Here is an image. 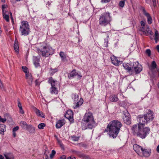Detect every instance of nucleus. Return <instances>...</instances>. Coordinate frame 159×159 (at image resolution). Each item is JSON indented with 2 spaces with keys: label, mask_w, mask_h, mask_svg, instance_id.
<instances>
[{
  "label": "nucleus",
  "mask_w": 159,
  "mask_h": 159,
  "mask_svg": "<svg viewBox=\"0 0 159 159\" xmlns=\"http://www.w3.org/2000/svg\"><path fill=\"white\" fill-rule=\"evenodd\" d=\"M18 106L20 109V112L21 114H23L24 113V111L22 109V107L20 101L18 100Z\"/></svg>",
  "instance_id": "33"
},
{
  "label": "nucleus",
  "mask_w": 159,
  "mask_h": 159,
  "mask_svg": "<svg viewBox=\"0 0 159 159\" xmlns=\"http://www.w3.org/2000/svg\"><path fill=\"white\" fill-rule=\"evenodd\" d=\"M58 71V69L57 68L52 69L50 68L49 69V72L50 75L52 76L55 73Z\"/></svg>",
  "instance_id": "28"
},
{
  "label": "nucleus",
  "mask_w": 159,
  "mask_h": 159,
  "mask_svg": "<svg viewBox=\"0 0 159 159\" xmlns=\"http://www.w3.org/2000/svg\"><path fill=\"white\" fill-rule=\"evenodd\" d=\"M22 69L23 70V71L25 73V75L26 74H28V73H30L28 71V68L26 67L22 66Z\"/></svg>",
  "instance_id": "37"
},
{
  "label": "nucleus",
  "mask_w": 159,
  "mask_h": 159,
  "mask_svg": "<svg viewBox=\"0 0 159 159\" xmlns=\"http://www.w3.org/2000/svg\"><path fill=\"white\" fill-rule=\"evenodd\" d=\"M111 20L110 13L108 11L105 12L100 15L98 20L99 24L101 26H106L107 25L110 24Z\"/></svg>",
  "instance_id": "4"
},
{
  "label": "nucleus",
  "mask_w": 159,
  "mask_h": 159,
  "mask_svg": "<svg viewBox=\"0 0 159 159\" xmlns=\"http://www.w3.org/2000/svg\"><path fill=\"white\" fill-rule=\"evenodd\" d=\"M83 102V100L82 98H81L79 101L76 103L75 106L74 107V108H76L79 107L80 106H81Z\"/></svg>",
  "instance_id": "31"
},
{
  "label": "nucleus",
  "mask_w": 159,
  "mask_h": 159,
  "mask_svg": "<svg viewBox=\"0 0 159 159\" xmlns=\"http://www.w3.org/2000/svg\"><path fill=\"white\" fill-rule=\"evenodd\" d=\"M72 140L74 141H77L79 140V137H76L75 136H72L71 137Z\"/></svg>",
  "instance_id": "45"
},
{
  "label": "nucleus",
  "mask_w": 159,
  "mask_h": 159,
  "mask_svg": "<svg viewBox=\"0 0 159 159\" xmlns=\"http://www.w3.org/2000/svg\"><path fill=\"white\" fill-rule=\"evenodd\" d=\"M142 70V65L139 63L138 61L133 63L132 69L130 74V75H137Z\"/></svg>",
  "instance_id": "7"
},
{
  "label": "nucleus",
  "mask_w": 159,
  "mask_h": 159,
  "mask_svg": "<svg viewBox=\"0 0 159 159\" xmlns=\"http://www.w3.org/2000/svg\"><path fill=\"white\" fill-rule=\"evenodd\" d=\"M155 37L154 39L155 40V42L157 43L159 39V34L158 31L156 30H155Z\"/></svg>",
  "instance_id": "32"
},
{
  "label": "nucleus",
  "mask_w": 159,
  "mask_h": 159,
  "mask_svg": "<svg viewBox=\"0 0 159 159\" xmlns=\"http://www.w3.org/2000/svg\"><path fill=\"white\" fill-rule=\"evenodd\" d=\"M110 0H101L102 3H107L110 2Z\"/></svg>",
  "instance_id": "53"
},
{
  "label": "nucleus",
  "mask_w": 159,
  "mask_h": 159,
  "mask_svg": "<svg viewBox=\"0 0 159 159\" xmlns=\"http://www.w3.org/2000/svg\"><path fill=\"white\" fill-rule=\"evenodd\" d=\"M152 1L153 2V6L154 7H157L156 1V0H152Z\"/></svg>",
  "instance_id": "52"
},
{
  "label": "nucleus",
  "mask_w": 159,
  "mask_h": 159,
  "mask_svg": "<svg viewBox=\"0 0 159 159\" xmlns=\"http://www.w3.org/2000/svg\"><path fill=\"white\" fill-rule=\"evenodd\" d=\"M25 78L29 84L30 85L32 84L33 82V78L31 74L30 73L26 74Z\"/></svg>",
  "instance_id": "18"
},
{
  "label": "nucleus",
  "mask_w": 159,
  "mask_h": 159,
  "mask_svg": "<svg viewBox=\"0 0 159 159\" xmlns=\"http://www.w3.org/2000/svg\"><path fill=\"white\" fill-rule=\"evenodd\" d=\"M122 125L121 123L117 120H114L110 121L107 126L104 132H108L109 135L113 138H116L117 136Z\"/></svg>",
  "instance_id": "1"
},
{
  "label": "nucleus",
  "mask_w": 159,
  "mask_h": 159,
  "mask_svg": "<svg viewBox=\"0 0 159 159\" xmlns=\"http://www.w3.org/2000/svg\"><path fill=\"white\" fill-rule=\"evenodd\" d=\"M20 124L24 128H26L29 125L25 122L24 121H21L20 122Z\"/></svg>",
  "instance_id": "34"
},
{
  "label": "nucleus",
  "mask_w": 159,
  "mask_h": 159,
  "mask_svg": "<svg viewBox=\"0 0 159 159\" xmlns=\"http://www.w3.org/2000/svg\"><path fill=\"white\" fill-rule=\"evenodd\" d=\"M143 148L140 146L135 144H134L133 146L134 150L139 156L141 154V151H142Z\"/></svg>",
  "instance_id": "17"
},
{
  "label": "nucleus",
  "mask_w": 159,
  "mask_h": 159,
  "mask_svg": "<svg viewBox=\"0 0 159 159\" xmlns=\"http://www.w3.org/2000/svg\"><path fill=\"white\" fill-rule=\"evenodd\" d=\"M145 53L146 54H147L148 56L149 57L151 55V51L149 49H148L146 50L145 51Z\"/></svg>",
  "instance_id": "42"
},
{
  "label": "nucleus",
  "mask_w": 159,
  "mask_h": 159,
  "mask_svg": "<svg viewBox=\"0 0 159 159\" xmlns=\"http://www.w3.org/2000/svg\"><path fill=\"white\" fill-rule=\"evenodd\" d=\"M59 55L61 57V61L62 62L66 61L67 60L66 58V55L65 53L61 51L60 52Z\"/></svg>",
  "instance_id": "24"
},
{
  "label": "nucleus",
  "mask_w": 159,
  "mask_h": 159,
  "mask_svg": "<svg viewBox=\"0 0 159 159\" xmlns=\"http://www.w3.org/2000/svg\"><path fill=\"white\" fill-rule=\"evenodd\" d=\"M6 121V118H2L0 116V121H1L3 123H4Z\"/></svg>",
  "instance_id": "49"
},
{
  "label": "nucleus",
  "mask_w": 159,
  "mask_h": 159,
  "mask_svg": "<svg viewBox=\"0 0 159 159\" xmlns=\"http://www.w3.org/2000/svg\"><path fill=\"white\" fill-rule=\"evenodd\" d=\"M19 30L22 35L26 36L29 34L30 29L28 22L27 21L23 20L21 21Z\"/></svg>",
  "instance_id": "5"
},
{
  "label": "nucleus",
  "mask_w": 159,
  "mask_h": 159,
  "mask_svg": "<svg viewBox=\"0 0 159 159\" xmlns=\"http://www.w3.org/2000/svg\"><path fill=\"white\" fill-rule=\"evenodd\" d=\"M65 117L68 119L72 123L74 122L73 113L72 110H67L65 115Z\"/></svg>",
  "instance_id": "12"
},
{
  "label": "nucleus",
  "mask_w": 159,
  "mask_h": 159,
  "mask_svg": "<svg viewBox=\"0 0 159 159\" xmlns=\"http://www.w3.org/2000/svg\"><path fill=\"white\" fill-rule=\"evenodd\" d=\"M33 61L39 62V59L38 57H34L33 58Z\"/></svg>",
  "instance_id": "48"
},
{
  "label": "nucleus",
  "mask_w": 159,
  "mask_h": 159,
  "mask_svg": "<svg viewBox=\"0 0 159 159\" xmlns=\"http://www.w3.org/2000/svg\"><path fill=\"white\" fill-rule=\"evenodd\" d=\"M0 159H4V158L2 155H0Z\"/></svg>",
  "instance_id": "61"
},
{
  "label": "nucleus",
  "mask_w": 159,
  "mask_h": 159,
  "mask_svg": "<svg viewBox=\"0 0 159 159\" xmlns=\"http://www.w3.org/2000/svg\"><path fill=\"white\" fill-rule=\"evenodd\" d=\"M3 18L5 19L7 22H8L9 21V16L8 15L5 14L3 15Z\"/></svg>",
  "instance_id": "41"
},
{
  "label": "nucleus",
  "mask_w": 159,
  "mask_h": 159,
  "mask_svg": "<svg viewBox=\"0 0 159 159\" xmlns=\"http://www.w3.org/2000/svg\"><path fill=\"white\" fill-rule=\"evenodd\" d=\"M4 28L5 30V32H8L9 30V28L8 27V26L7 25H4Z\"/></svg>",
  "instance_id": "46"
},
{
  "label": "nucleus",
  "mask_w": 159,
  "mask_h": 159,
  "mask_svg": "<svg viewBox=\"0 0 159 159\" xmlns=\"http://www.w3.org/2000/svg\"><path fill=\"white\" fill-rule=\"evenodd\" d=\"M156 49L158 52H159V45H157L156 47Z\"/></svg>",
  "instance_id": "58"
},
{
  "label": "nucleus",
  "mask_w": 159,
  "mask_h": 159,
  "mask_svg": "<svg viewBox=\"0 0 159 159\" xmlns=\"http://www.w3.org/2000/svg\"><path fill=\"white\" fill-rule=\"evenodd\" d=\"M60 159H66V157L65 155H63L60 157Z\"/></svg>",
  "instance_id": "54"
},
{
  "label": "nucleus",
  "mask_w": 159,
  "mask_h": 159,
  "mask_svg": "<svg viewBox=\"0 0 159 159\" xmlns=\"http://www.w3.org/2000/svg\"><path fill=\"white\" fill-rule=\"evenodd\" d=\"M85 124H87L85 128H83L84 129L87 128L92 129L97 126V123L95 121L93 114L90 112L86 113L82 120Z\"/></svg>",
  "instance_id": "3"
},
{
  "label": "nucleus",
  "mask_w": 159,
  "mask_h": 159,
  "mask_svg": "<svg viewBox=\"0 0 159 159\" xmlns=\"http://www.w3.org/2000/svg\"><path fill=\"white\" fill-rule=\"evenodd\" d=\"M13 135L14 137H15L16 136V134L15 132H13Z\"/></svg>",
  "instance_id": "57"
},
{
  "label": "nucleus",
  "mask_w": 159,
  "mask_h": 159,
  "mask_svg": "<svg viewBox=\"0 0 159 159\" xmlns=\"http://www.w3.org/2000/svg\"><path fill=\"white\" fill-rule=\"evenodd\" d=\"M73 98H74V100L76 102L78 101L79 99L78 95L76 94H74L72 95Z\"/></svg>",
  "instance_id": "36"
},
{
  "label": "nucleus",
  "mask_w": 159,
  "mask_h": 159,
  "mask_svg": "<svg viewBox=\"0 0 159 159\" xmlns=\"http://www.w3.org/2000/svg\"><path fill=\"white\" fill-rule=\"evenodd\" d=\"M2 86V84L1 82V80H0V88H1Z\"/></svg>",
  "instance_id": "60"
},
{
  "label": "nucleus",
  "mask_w": 159,
  "mask_h": 159,
  "mask_svg": "<svg viewBox=\"0 0 159 159\" xmlns=\"http://www.w3.org/2000/svg\"><path fill=\"white\" fill-rule=\"evenodd\" d=\"M151 153V151L150 149H144L143 148L141 151V154L139 155V156L148 157L150 156Z\"/></svg>",
  "instance_id": "13"
},
{
  "label": "nucleus",
  "mask_w": 159,
  "mask_h": 159,
  "mask_svg": "<svg viewBox=\"0 0 159 159\" xmlns=\"http://www.w3.org/2000/svg\"><path fill=\"white\" fill-rule=\"evenodd\" d=\"M76 75L78 76V78L79 79H81L82 77V75H81L80 73L79 74L77 72L75 69L73 70L68 75L69 78H73Z\"/></svg>",
  "instance_id": "15"
},
{
  "label": "nucleus",
  "mask_w": 159,
  "mask_h": 159,
  "mask_svg": "<svg viewBox=\"0 0 159 159\" xmlns=\"http://www.w3.org/2000/svg\"><path fill=\"white\" fill-rule=\"evenodd\" d=\"M56 152L54 150H52V151L50 155V157L52 159L54 155L55 154Z\"/></svg>",
  "instance_id": "44"
},
{
  "label": "nucleus",
  "mask_w": 159,
  "mask_h": 159,
  "mask_svg": "<svg viewBox=\"0 0 159 159\" xmlns=\"http://www.w3.org/2000/svg\"><path fill=\"white\" fill-rule=\"evenodd\" d=\"M46 126V124L43 123L39 124L38 125V128L39 129H43L44 127Z\"/></svg>",
  "instance_id": "35"
},
{
  "label": "nucleus",
  "mask_w": 159,
  "mask_h": 159,
  "mask_svg": "<svg viewBox=\"0 0 159 159\" xmlns=\"http://www.w3.org/2000/svg\"><path fill=\"white\" fill-rule=\"evenodd\" d=\"M124 117H123L124 122L127 125H129L131 123L130 115L127 110L123 111Z\"/></svg>",
  "instance_id": "9"
},
{
  "label": "nucleus",
  "mask_w": 159,
  "mask_h": 159,
  "mask_svg": "<svg viewBox=\"0 0 159 159\" xmlns=\"http://www.w3.org/2000/svg\"><path fill=\"white\" fill-rule=\"evenodd\" d=\"M142 10L143 14L147 18L148 24H151L152 22V19L150 14L146 11L144 7H142Z\"/></svg>",
  "instance_id": "14"
},
{
  "label": "nucleus",
  "mask_w": 159,
  "mask_h": 159,
  "mask_svg": "<svg viewBox=\"0 0 159 159\" xmlns=\"http://www.w3.org/2000/svg\"><path fill=\"white\" fill-rule=\"evenodd\" d=\"M157 65L155 61H153L152 62L150 69L151 70H155L157 68Z\"/></svg>",
  "instance_id": "30"
},
{
  "label": "nucleus",
  "mask_w": 159,
  "mask_h": 159,
  "mask_svg": "<svg viewBox=\"0 0 159 159\" xmlns=\"http://www.w3.org/2000/svg\"><path fill=\"white\" fill-rule=\"evenodd\" d=\"M65 123V120L64 119L59 120L57 121L56 126L57 128H61Z\"/></svg>",
  "instance_id": "20"
},
{
  "label": "nucleus",
  "mask_w": 159,
  "mask_h": 159,
  "mask_svg": "<svg viewBox=\"0 0 159 159\" xmlns=\"http://www.w3.org/2000/svg\"><path fill=\"white\" fill-rule=\"evenodd\" d=\"M110 100L112 102H116L118 100V98L117 95L115 94H112L110 96Z\"/></svg>",
  "instance_id": "25"
},
{
  "label": "nucleus",
  "mask_w": 159,
  "mask_h": 159,
  "mask_svg": "<svg viewBox=\"0 0 159 159\" xmlns=\"http://www.w3.org/2000/svg\"><path fill=\"white\" fill-rule=\"evenodd\" d=\"M19 129V126H16V127H14L13 129L12 132H15V131H17Z\"/></svg>",
  "instance_id": "51"
},
{
  "label": "nucleus",
  "mask_w": 159,
  "mask_h": 159,
  "mask_svg": "<svg viewBox=\"0 0 159 159\" xmlns=\"http://www.w3.org/2000/svg\"><path fill=\"white\" fill-rule=\"evenodd\" d=\"M151 0H146V2L148 3H149Z\"/></svg>",
  "instance_id": "63"
},
{
  "label": "nucleus",
  "mask_w": 159,
  "mask_h": 159,
  "mask_svg": "<svg viewBox=\"0 0 159 159\" xmlns=\"http://www.w3.org/2000/svg\"><path fill=\"white\" fill-rule=\"evenodd\" d=\"M35 84L36 85H39V82L38 81L36 80L35 81Z\"/></svg>",
  "instance_id": "56"
},
{
  "label": "nucleus",
  "mask_w": 159,
  "mask_h": 159,
  "mask_svg": "<svg viewBox=\"0 0 159 159\" xmlns=\"http://www.w3.org/2000/svg\"><path fill=\"white\" fill-rule=\"evenodd\" d=\"M26 129L31 133H34L35 132V128L33 127L32 125H29Z\"/></svg>",
  "instance_id": "26"
},
{
  "label": "nucleus",
  "mask_w": 159,
  "mask_h": 159,
  "mask_svg": "<svg viewBox=\"0 0 159 159\" xmlns=\"http://www.w3.org/2000/svg\"><path fill=\"white\" fill-rule=\"evenodd\" d=\"M5 127V126L4 125H0V133L2 134L4 133V128Z\"/></svg>",
  "instance_id": "40"
},
{
  "label": "nucleus",
  "mask_w": 159,
  "mask_h": 159,
  "mask_svg": "<svg viewBox=\"0 0 159 159\" xmlns=\"http://www.w3.org/2000/svg\"><path fill=\"white\" fill-rule=\"evenodd\" d=\"M2 15L6 14V11L5 9L2 10Z\"/></svg>",
  "instance_id": "55"
},
{
  "label": "nucleus",
  "mask_w": 159,
  "mask_h": 159,
  "mask_svg": "<svg viewBox=\"0 0 159 159\" xmlns=\"http://www.w3.org/2000/svg\"><path fill=\"white\" fill-rule=\"evenodd\" d=\"M132 63H124L123 64V67L125 70H127V72L129 73V75H130L132 69Z\"/></svg>",
  "instance_id": "16"
},
{
  "label": "nucleus",
  "mask_w": 159,
  "mask_h": 159,
  "mask_svg": "<svg viewBox=\"0 0 159 159\" xmlns=\"http://www.w3.org/2000/svg\"><path fill=\"white\" fill-rule=\"evenodd\" d=\"M5 5H2V10L4 9H5Z\"/></svg>",
  "instance_id": "62"
},
{
  "label": "nucleus",
  "mask_w": 159,
  "mask_h": 159,
  "mask_svg": "<svg viewBox=\"0 0 159 159\" xmlns=\"http://www.w3.org/2000/svg\"><path fill=\"white\" fill-rule=\"evenodd\" d=\"M48 83L51 84V87H56V84L57 81L53 79L52 77H50L48 78Z\"/></svg>",
  "instance_id": "21"
},
{
  "label": "nucleus",
  "mask_w": 159,
  "mask_h": 159,
  "mask_svg": "<svg viewBox=\"0 0 159 159\" xmlns=\"http://www.w3.org/2000/svg\"><path fill=\"white\" fill-rule=\"evenodd\" d=\"M44 157L45 158V159H52V158H51L50 157H48L47 154H46V152L44 153Z\"/></svg>",
  "instance_id": "50"
},
{
  "label": "nucleus",
  "mask_w": 159,
  "mask_h": 159,
  "mask_svg": "<svg viewBox=\"0 0 159 159\" xmlns=\"http://www.w3.org/2000/svg\"><path fill=\"white\" fill-rule=\"evenodd\" d=\"M14 47V50L16 52H19L18 42L17 39H16L15 40V43Z\"/></svg>",
  "instance_id": "29"
},
{
  "label": "nucleus",
  "mask_w": 159,
  "mask_h": 159,
  "mask_svg": "<svg viewBox=\"0 0 159 159\" xmlns=\"http://www.w3.org/2000/svg\"><path fill=\"white\" fill-rule=\"evenodd\" d=\"M50 93L52 94H57L58 91L56 87H51L50 89Z\"/></svg>",
  "instance_id": "27"
},
{
  "label": "nucleus",
  "mask_w": 159,
  "mask_h": 159,
  "mask_svg": "<svg viewBox=\"0 0 159 159\" xmlns=\"http://www.w3.org/2000/svg\"><path fill=\"white\" fill-rule=\"evenodd\" d=\"M134 135L143 139L146 138L149 134L150 129L148 127L138 125H133L131 129Z\"/></svg>",
  "instance_id": "2"
},
{
  "label": "nucleus",
  "mask_w": 159,
  "mask_h": 159,
  "mask_svg": "<svg viewBox=\"0 0 159 159\" xmlns=\"http://www.w3.org/2000/svg\"><path fill=\"white\" fill-rule=\"evenodd\" d=\"M157 151L158 152H159V144L157 147Z\"/></svg>",
  "instance_id": "59"
},
{
  "label": "nucleus",
  "mask_w": 159,
  "mask_h": 159,
  "mask_svg": "<svg viewBox=\"0 0 159 159\" xmlns=\"http://www.w3.org/2000/svg\"><path fill=\"white\" fill-rule=\"evenodd\" d=\"M57 141L58 142L60 145V146L61 147V148L62 149H64V146L62 142L60 140L58 139H57Z\"/></svg>",
  "instance_id": "39"
},
{
  "label": "nucleus",
  "mask_w": 159,
  "mask_h": 159,
  "mask_svg": "<svg viewBox=\"0 0 159 159\" xmlns=\"http://www.w3.org/2000/svg\"><path fill=\"white\" fill-rule=\"evenodd\" d=\"M141 27L140 28L139 30L142 31L144 34H145L147 36L149 34H152V32L149 28V26L147 25L145 22L142 20L140 22Z\"/></svg>",
  "instance_id": "8"
},
{
  "label": "nucleus",
  "mask_w": 159,
  "mask_h": 159,
  "mask_svg": "<svg viewBox=\"0 0 159 159\" xmlns=\"http://www.w3.org/2000/svg\"><path fill=\"white\" fill-rule=\"evenodd\" d=\"M111 58L112 63L115 65L117 66L119 64H121L120 61L118 60L117 58L116 57L113 56Z\"/></svg>",
  "instance_id": "19"
},
{
  "label": "nucleus",
  "mask_w": 159,
  "mask_h": 159,
  "mask_svg": "<svg viewBox=\"0 0 159 159\" xmlns=\"http://www.w3.org/2000/svg\"><path fill=\"white\" fill-rule=\"evenodd\" d=\"M4 155L5 156V157L6 158V159H14V157H12L10 158L9 157V154H4Z\"/></svg>",
  "instance_id": "43"
},
{
  "label": "nucleus",
  "mask_w": 159,
  "mask_h": 159,
  "mask_svg": "<svg viewBox=\"0 0 159 159\" xmlns=\"http://www.w3.org/2000/svg\"><path fill=\"white\" fill-rule=\"evenodd\" d=\"M37 51L39 55H42L45 57H48L53 53V51L52 48L47 46H44L41 50L38 49Z\"/></svg>",
  "instance_id": "6"
},
{
  "label": "nucleus",
  "mask_w": 159,
  "mask_h": 159,
  "mask_svg": "<svg viewBox=\"0 0 159 159\" xmlns=\"http://www.w3.org/2000/svg\"><path fill=\"white\" fill-rule=\"evenodd\" d=\"M67 159H71V156H70V157H69Z\"/></svg>",
  "instance_id": "64"
},
{
  "label": "nucleus",
  "mask_w": 159,
  "mask_h": 159,
  "mask_svg": "<svg viewBox=\"0 0 159 159\" xmlns=\"http://www.w3.org/2000/svg\"><path fill=\"white\" fill-rule=\"evenodd\" d=\"M71 152L80 158H84L85 157V155L84 154L81 153L80 151H77L74 150H71Z\"/></svg>",
  "instance_id": "22"
},
{
  "label": "nucleus",
  "mask_w": 159,
  "mask_h": 159,
  "mask_svg": "<svg viewBox=\"0 0 159 159\" xmlns=\"http://www.w3.org/2000/svg\"><path fill=\"white\" fill-rule=\"evenodd\" d=\"M138 120L139 121V123L134 125H138L140 126H143L145 125L148 121L147 120L144 115H139L138 116Z\"/></svg>",
  "instance_id": "10"
},
{
  "label": "nucleus",
  "mask_w": 159,
  "mask_h": 159,
  "mask_svg": "<svg viewBox=\"0 0 159 159\" xmlns=\"http://www.w3.org/2000/svg\"><path fill=\"white\" fill-rule=\"evenodd\" d=\"M39 62H37V61L34 62V64L36 67H38L40 66V64H39Z\"/></svg>",
  "instance_id": "47"
},
{
  "label": "nucleus",
  "mask_w": 159,
  "mask_h": 159,
  "mask_svg": "<svg viewBox=\"0 0 159 159\" xmlns=\"http://www.w3.org/2000/svg\"><path fill=\"white\" fill-rule=\"evenodd\" d=\"M144 115L148 121L152 120L154 118L153 112L149 109L147 110L146 114Z\"/></svg>",
  "instance_id": "11"
},
{
  "label": "nucleus",
  "mask_w": 159,
  "mask_h": 159,
  "mask_svg": "<svg viewBox=\"0 0 159 159\" xmlns=\"http://www.w3.org/2000/svg\"><path fill=\"white\" fill-rule=\"evenodd\" d=\"M34 110L37 116L41 117L42 118H44L45 116L41 111L35 107L34 108Z\"/></svg>",
  "instance_id": "23"
},
{
  "label": "nucleus",
  "mask_w": 159,
  "mask_h": 159,
  "mask_svg": "<svg viewBox=\"0 0 159 159\" xmlns=\"http://www.w3.org/2000/svg\"><path fill=\"white\" fill-rule=\"evenodd\" d=\"M125 2L124 1H121L119 2V6L121 7H123L125 5Z\"/></svg>",
  "instance_id": "38"
}]
</instances>
